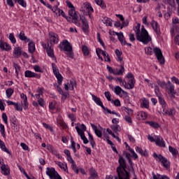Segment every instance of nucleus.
<instances>
[{
  "mask_svg": "<svg viewBox=\"0 0 179 179\" xmlns=\"http://www.w3.org/2000/svg\"><path fill=\"white\" fill-rule=\"evenodd\" d=\"M119 166L116 169L120 179H129V173L127 171V162L122 156H120Z\"/></svg>",
  "mask_w": 179,
  "mask_h": 179,
  "instance_id": "obj_1",
  "label": "nucleus"
},
{
  "mask_svg": "<svg viewBox=\"0 0 179 179\" xmlns=\"http://www.w3.org/2000/svg\"><path fill=\"white\" fill-rule=\"evenodd\" d=\"M145 52L146 55H153V52H154L160 65H164V62H165L164 57L163 56L162 50L159 48L156 47L153 48L150 46H147L145 48Z\"/></svg>",
  "mask_w": 179,
  "mask_h": 179,
  "instance_id": "obj_2",
  "label": "nucleus"
},
{
  "mask_svg": "<svg viewBox=\"0 0 179 179\" xmlns=\"http://www.w3.org/2000/svg\"><path fill=\"white\" fill-rule=\"evenodd\" d=\"M136 38L138 41H141V43H143L144 45L148 44L150 43V41H152V37L149 36V33H148V31L146 29H145L143 25L141 27V33L136 36Z\"/></svg>",
  "mask_w": 179,
  "mask_h": 179,
  "instance_id": "obj_3",
  "label": "nucleus"
},
{
  "mask_svg": "<svg viewBox=\"0 0 179 179\" xmlns=\"http://www.w3.org/2000/svg\"><path fill=\"white\" fill-rule=\"evenodd\" d=\"M152 157L155 160H159L166 170H170V161L167 158L163 157L162 155H158L156 152L153 153Z\"/></svg>",
  "mask_w": 179,
  "mask_h": 179,
  "instance_id": "obj_4",
  "label": "nucleus"
},
{
  "mask_svg": "<svg viewBox=\"0 0 179 179\" xmlns=\"http://www.w3.org/2000/svg\"><path fill=\"white\" fill-rule=\"evenodd\" d=\"M69 15L72 17V23H75L77 26H80V22H79V14L76 13L75 8H71L69 10Z\"/></svg>",
  "mask_w": 179,
  "mask_h": 179,
  "instance_id": "obj_5",
  "label": "nucleus"
},
{
  "mask_svg": "<svg viewBox=\"0 0 179 179\" xmlns=\"http://www.w3.org/2000/svg\"><path fill=\"white\" fill-rule=\"evenodd\" d=\"M52 68L54 73L55 76H56L57 79V83L58 85H62V80H64V77H62V75L59 73V70L58 69V67H57V65L55 64H52Z\"/></svg>",
  "mask_w": 179,
  "mask_h": 179,
  "instance_id": "obj_6",
  "label": "nucleus"
},
{
  "mask_svg": "<svg viewBox=\"0 0 179 179\" xmlns=\"http://www.w3.org/2000/svg\"><path fill=\"white\" fill-rule=\"evenodd\" d=\"M59 48L61 51H66V55L69 58H73V52H72V46L71 45H59Z\"/></svg>",
  "mask_w": 179,
  "mask_h": 179,
  "instance_id": "obj_7",
  "label": "nucleus"
},
{
  "mask_svg": "<svg viewBox=\"0 0 179 179\" xmlns=\"http://www.w3.org/2000/svg\"><path fill=\"white\" fill-rule=\"evenodd\" d=\"M166 89L168 90V94L170 95L173 99L176 98V91L174 90V85L171 82L169 81L166 84Z\"/></svg>",
  "mask_w": 179,
  "mask_h": 179,
  "instance_id": "obj_8",
  "label": "nucleus"
},
{
  "mask_svg": "<svg viewBox=\"0 0 179 179\" xmlns=\"http://www.w3.org/2000/svg\"><path fill=\"white\" fill-rule=\"evenodd\" d=\"M46 174L50 177V179L57 178V176L59 175L58 172L55 171V168H47Z\"/></svg>",
  "mask_w": 179,
  "mask_h": 179,
  "instance_id": "obj_9",
  "label": "nucleus"
},
{
  "mask_svg": "<svg viewBox=\"0 0 179 179\" xmlns=\"http://www.w3.org/2000/svg\"><path fill=\"white\" fill-rule=\"evenodd\" d=\"M49 38H50V43L51 45H55V44H58V34L54 32L49 33Z\"/></svg>",
  "mask_w": 179,
  "mask_h": 179,
  "instance_id": "obj_10",
  "label": "nucleus"
},
{
  "mask_svg": "<svg viewBox=\"0 0 179 179\" xmlns=\"http://www.w3.org/2000/svg\"><path fill=\"white\" fill-rule=\"evenodd\" d=\"M136 81L135 80V78L129 80L128 83L124 82L123 86L125 87V89H134L135 87V83Z\"/></svg>",
  "mask_w": 179,
  "mask_h": 179,
  "instance_id": "obj_11",
  "label": "nucleus"
},
{
  "mask_svg": "<svg viewBox=\"0 0 179 179\" xmlns=\"http://www.w3.org/2000/svg\"><path fill=\"white\" fill-rule=\"evenodd\" d=\"M155 143L157 146L160 148H166V143L162 136H155Z\"/></svg>",
  "mask_w": 179,
  "mask_h": 179,
  "instance_id": "obj_12",
  "label": "nucleus"
},
{
  "mask_svg": "<svg viewBox=\"0 0 179 179\" xmlns=\"http://www.w3.org/2000/svg\"><path fill=\"white\" fill-rule=\"evenodd\" d=\"M25 78H36L37 79H40V74H37L31 71L27 70L24 73Z\"/></svg>",
  "mask_w": 179,
  "mask_h": 179,
  "instance_id": "obj_13",
  "label": "nucleus"
},
{
  "mask_svg": "<svg viewBox=\"0 0 179 179\" xmlns=\"http://www.w3.org/2000/svg\"><path fill=\"white\" fill-rule=\"evenodd\" d=\"M115 34L117 36L118 40L120 41L121 44H123L124 45H125V44H127V45H131V43H127V41H125V38L124 37L122 32H116Z\"/></svg>",
  "mask_w": 179,
  "mask_h": 179,
  "instance_id": "obj_14",
  "label": "nucleus"
},
{
  "mask_svg": "<svg viewBox=\"0 0 179 179\" xmlns=\"http://www.w3.org/2000/svg\"><path fill=\"white\" fill-rule=\"evenodd\" d=\"M151 26L157 34H160V27L159 26V23L155 20H152Z\"/></svg>",
  "mask_w": 179,
  "mask_h": 179,
  "instance_id": "obj_15",
  "label": "nucleus"
},
{
  "mask_svg": "<svg viewBox=\"0 0 179 179\" xmlns=\"http://www.w3.org/2000/svg\"><path fill=\"white\" fill-rule=\"evenodd\" d=\"M92 100H94V103L97 104V106H100L103 110H106V108L103 106V102H101V99L100 98L97 97V96L92 94Z\"/></svg>",
  "mask_w": 179,
  "mask_h": 179,
  "instance_id": "obj_16",
  "label": "nucleus"
},
{
  "mask_svg": "<svg viewBox=\"0 0 179 179\" xmlns=\"http://www.w3.org/2000/svg\"><path fill=\"white\" fill-rule=\"evenodd\" d=\"M1 170L3 176H9V174H10V169H9V166H8V165H2L1 166Z\"/></svg>",
  "mask_w": 179,
  "mask_h": 179,
  "instance_id": "obj_17",
  "label": "nucleus"
},
{
  "mask_svg": "<svg viewBox=\"0 0 179 179\" xmlns=\"http://www.w3.org/2000/svg\"><path fill=\"white\" fill-rule=\"evenodd\" d=\"M53 13H55L57 16H63V17H66V15H65V13L64 10L58 8V6H55L53 9Z\"/></svg>",
  "mask_w": 179,
  "mask_h": 179,
  "instance_id": "obj_18",
  "label": "nucleus"
},
{
  "mask_svg": "<svg viewBox=\"0 0 179 179\" xmlns=\"http://www.w3.org/2000/svg\"><path fill=\"white\" fill-rule=\"evenodd\" d=\"M80 20H82L83 31H85V33L87 32L89 30V22H87V20L85 18L82 19V17H80Z\"/></svg>",
  "mask_w": 179,
  "mask_h": 179,
  "instance_id": "obj_19",
  "label": "nucleus"
},
{
  "mask_svg": "<svg viewBox=\"0 0 179 179\" xmlns=\"http://www.w3.org/2000/svg\"><path fill=\"white\" fill-rule=\"evenodd\" d=\"M22 48H20L19 46L16 47V48H15L14 51H13V56L15 58H20V55H22Z\"/></svg>",
  "mask_w": 179,
  "mask_h": 179,
  "instance_id": "obj_20",
  "label": "nucleus"
},
{
  "mask_svg": "<svg viewBox=\"0 0 179 179\" xmlns=\"http://www.w3.org/2000/svg\"><path fill=\"white\" fill-rule=\"evenodd\" d=\"M125 157L129 160V164L130 165L129 171H131V173H134V164L132 163V160H131V157H129V154L127 152L124 153Z\"/></svg>",
  "mask_w": 179,
  "mask_h": 179,
  "instance_id": "obj_21",
  "label": "nucleus"
},
{
  "mask_svg": "<svg viewBox=\"0 0 179 179\" xmlns=\"http://www.w3.org/2000/svg\"><path fill=\"white\" fill-rule=\"evenodd\" d=\"M19 38L20 40H22V41H24L25 43H29L30 41L29 38H27V36L24 34V31H21L19 34Z\"/></svg>",
  "mask_w": 179,
  "mask_h": 179,
  "instance_id": "obj_22",
  "label": "nucleus"
},
{
  "mask_svg": "<svg viewBox=\"0 0 179 179\" xmlns=\"http://www.w3.org/2000/svg\"><path fill=\"white\" fill-rule=\"evenodd\" d=\"M152 179H170L169 176L166 175L161 176L160 174H155V172L152 173Z\"/></svg>",
  "mask_w": 179,
  "mask_h": 179,
  "instance_id": "obj_23",
  "label": "nucleus"
},
{
  "mask_svg": "<svg viewBox=\"0 0 179 179\" xmlns=\"http://www.w3.org/2000/svg\"><path fill=\"white\" fill-rule=\"evenodd\" d=\"M45 48H46V52L48 57L54 58V50L51 48V46H45Z\"/></svg>",
  "mask_w": 179,
  "mask_h": 179,
  "instance_id": "obj_24",
  "label": "nucleus"
},
{
  "mask_svg": "<svg viewBox=\"0 0 179 179\" xmlns=\"http://www.w3.org/2000/svg\"><path fill=\"white\" fill-rule=\"evenodd\" d=\"M57 164V166H59L60 169H62V170H64V171H66V173H68V164H64L61 162H58Z\"/></svg>",
  "mask_w": 179,
  "mask_h": 179,
  "instance_id": "obj_25",
  "label": "nucleus"
},
{
  "mask_svg": "<svg viewBox=\"0 0 179 179\" xmlns=\"http://www.w3.org/2000/svg\"><path fill=\"white\" fill-rule=\"evenodd\" d=\"M90 176L89 177L88 179H94V178H96L97 177V172L93 168H92L90 170Z\"/></svg>",
  "mask_w": 179,
  "mask_h": 179,
  "instance_id": "obj_26",
  "label": "nucleus"
},
{
  "mask_svg": "<svg viewBox=\"0 0 179 179\" xmlns=\"http://www.w3.org/2000/svg\"><path fill=\"white\" fill-rule=\"evenodd\" d=\"M171 33L172 34V36H176V34H179V27L177 24H173V29H171Z\"/></svg>",
  "mask_w": 179,
  "mask_h": 179,
  "instance_id": "obj_27",
  "label": "nucleus"
},
{
  "mask_svg": "<svg viewBox=\"0 0 179 179\" xmlns=\"http://www.w3.org/2000/svg\"><path fill=\"white\" fill-rule=\"evenodd\" d=\"M0 148L1 150H3V152H6V153H8V155H10V152L8 148H6V145H5V143L2 141L1 139H0Z\"/></svg>",
  "mask_w": 179,
  "mask_h": 179,
  "instance_id": "obj_28",
  "label": "nucleus"
},
{
  "mask_svg": "<svg viewBox=\"0 0 179 179\" xmlns=\"http://www.w3.org/2000/svg\"><path fill=\"white\" fill-rule=\"evenodd\" d=\"M115 54L117 57V61H119V62H121L123 59L122 57H121V55H122V52L120 51V50L118 49H116L115 50Z\"/></svg>",
  "mask_w": 179,
  "mask_h": 179,
  "instance_id": "obj_29",
  "label": "nucleus"
},
{
  "mask_svg": "<svg viewBox=\"0 0 179 179\" xmlns=\"http://www.w3.org/2000/svg\"><path fill=\"white\" fill-rule=\"evenodd\" d=\"M102 22L104 24H106V26H113V23L111 22V19L105 17L103 20Z\"/></svg>",
  "mask_w": 179,
  "mask_h": 179,
  "instance_id": "obj_30",
  "label": "nucleus"
},
{
  "mask_svg": "<svg viewBox=\"0 0 179 179\" xmlns=\"http://www.w3.org/2000/svg\"><path fill=\"white\" fill-rule=\"evenodd\" d=\"M82 51L83 52V55L85 56H87L90 54V50H89V48H87V45L82 46Z\"/></svg>",
  "mask_w": 179,
  "mask_h": 179,
  "instance_id": "obj_31",
  "label": "nucleus"
},
{
  "mask_svg": "<svg viewBox=\"0 0 179 179\" xmlns=\"http://www.w3.org/2000/svg\"><path fill=\"white\" fill-rule=\"evenodd\" d=\"M136 151L137 153H140L141 156H146L148 155V152L146 150L143 151V150L139 147L136 148Z\"/></svg>",
  "mask_w": 179,
  "mask_h": 179,
  "instance_id": "obj_32",
  "label": "nucleus"
},
{
  "mask_svg": "<svg viewBox=\"0 0 179 179\" xmlns=\"http://www.w3.org/2000/svg\"><path fill=\"white\" fill-rule=\"evenodd\" d=\"M169 152L173 155V156H176V155H178V150L174 148H173L171 145L169 146Z\"/></svg>",
  "mask_w": 179,
  "mask_h": 179,
  "instance_id": "obj_33",
  "label": "nucleus"
},
{
  "mask_svg": "<svg viewBox=\"0 0 179 179\" xmlns=\"http://www.w3.org/2000/svg\"><path fill=\"white\" fill-rule=\"evenodd\" d=\"M14 92L15 91L12 88L7 89L6 91V94L7 98L10 99V97H12V94H13Z\"/></svg>",
  "mask_w": 179,
  "mask_h": 179,
  "instance_id": "obj_34",
  "label": "nucleus"
},
{
  "mask_svg": "<svg viewBox=\"0 0 179 179\" xmlns=\"http://www.w3.org/2000/svg\"><path fill=\"white\" fill-rule=\"evenodd\" d=\"M147 124H149L150 127L155 128V129H157L158 128H160V125H159L158 123L155 122H147Z\"/></svg>",
  "mask_w": 179,
  "mask_h": 179,
  "instance_id": "obj_35",
  "label": "nucleus"
},
{
  "mask_svg": "<svg viewBox=\"0 0 179 179\" xmlns=\"http://www.w3.org/2000/svg\"><path fill=\"white\" fill-rule=\"evenodd\" d=\"M122 110L125 111V113H127V114H128V115H132L134 114V110H132L129 108L123 107Z\"/></svg>",
  "mask_w": 179,
  "mask_h": 179,
  "instance_id": "obj_36",
  "label": "nucleus"
},
{
  "mask_svg": "<svg viewBox=\"0 0 179 179\" xmlns=\"http://www.w3.org/2000/svg\"><path fill=\"white\" fill-rule=\"evenodd\" d=\"M163 111L164 113H163L164 115L171 116V115H173V113L174 111V109L166 110V108H164Z\"/></svg>",
  "mask_w": 179,
  "mask_h": 179,
  "instance_id": "obj_37",
  "label": "nucleus"
},
{
  "mask_svg": "<svg viewBox=\"0 0 179 179\" xmlns=\"http://www.w3.org/2000/svg\"><path fill=\"white\" fill-rule=\"evenodd\" d=\"M125 72V68H124V64L120 65V69L116 72L115 75H122Z\"/></svg>",
  "mask_w": 179,
  "mask_h": 179,
  "instance_id": "obj_38",
  "label": "nucleus"
},
{
  "mask_svg": "<svg viewBox=\"0 0 179 179\" xmlns=\"http://www.w3.org/2000/svg\"><path fill=\"white\" fill-rule=\"evenodd\" d=\"M1 51H10L12 47L10 45H0Z\"/></svg>",
  "mask_w": 179,
  "mask_h": 179,
  "instance_id": "obj_39",
  "label": "nucleus"
},
{
  "mask_svg": "<svg viewBox=\"0 0 179 179\" xmlns=\"http://www.w3.org/2000/svg\"><path fill=\"white\" fill-rule=\"evenodd\" d=\"M134 30L136 33V36H137L141 33V24H137V25L134 27Z\"/></svg>",
  "mask_w": 179,
  "mask_h": 179,
  "instance_id": "obj_40",
  "label": "nucleus"
},
{
  "mask_svg": "<svg viewBox=\"0 0 179 179\" xmlns=\"http://www.w3.org/2000/svg\"><path fill=\"white\" fill-rule=\"evenodd\" d=\"M85 10H88V12H93V8L92 7V4L90 3H85Z\"/></svg>",
  "mask_w": 179,
  "mask_h": 179,
  "instance_id": "obj_41",
  "label": "nucleus"
},
{
  "mask_svg": "<svg viewBox=\"0 0 179 179\" xmlns=\"http://www.w3.org/2000/svg\"><path fill=\"white\" fill-rule=\"evenodd\" d=\"M95 3L101 6V8H102L103 9L106 8V4L104 3V1L103 0H95Z\"/></svg>",
  "mask_w": 179,
  "mask_h": 179,
  "instance_id": "obj_42",
  "label": "nucleus"
},
{
  "mask_svg": "<svg viewBox=\"0 0 179 179\" xmlns=\"http://www.w3.org/2000/svg\"><path fill=\"white\" fill-rule=\"evenodd\" d=\"M142 106L145 108H149V101L146 98L143 99Z\"/></svg>",
  "mask_w": 179,
  "mask_h": 179,
  "instance_id": "obj_43",
  "label": "nucleus"
},
{
  "mask_svg": "<svg viewBox=\"0 0 179 179\" xmlns=\"http://www.w3.org/2000/svg\"><path fill=\"white\" fill-rule=\"evenodd\" d=\"M15 2H17V3H19V5H20V6H22V8H26V6H27V3H26V1H24V0H14Z\"/></svg>",
  "mask_w": 179,
  "mask_h": 179,
  "instance_id": "obj_44",
  "label": "nucleus"
},
{
  "mask_svg": "<svg viewBox=\"0 0 179 179\" xmlns=\"http://www.w3.org/2000/svg\"><path fill=\"white\" fill-rule=\"evenodd\" d=\"M159 103L162 106V108H166V101L164 99L162 98L161 96H158Z\"/></svg>",
  "mask_w": 179,
  "mask_h": 179,
  "instance_id": "obj_45",
  "label": "nucleus"
},
{
  "mask_svg": "<svg viewBox=\"0 0 179 179\" xmlns=\"http://www.w3.org/2000/svg\"><path fill=\"white\" fill-rule=\"evenodd\" d=\"M13 68H15V73L17 76V75H19V72H20V66L16 63H13Z\"/></svg>",
  "mask_w": 179,
  "mask_h": 179,
  "instance_id": "obj_46",
  "label": "nucleus"
},
{
  "mask_svg": "<svg viewBox=\"0 0 179 179\" xmlns=\"http://www.w3.org/2000/svg\"><path fill=\"white\" fill-rule=\"evenodd\" d=\"M138 115H140L141 120H146L148 118V113L143 111L138 113Z\"/></svg>",
  "mask_w": 179,
  "mask_h": 179,
  "instance_id": "obj_47",
  "label": "nucleus"
},
{
  "mask_svg": "<svg viewBox=\"0 0 179 179\" xmlns=\"http://www.w3.org/2000/svg\"><path fill=\"white\" fill-rule=\"evenodd\" d=\"M8 38L11 41L12 44H15L16 38H15V35H13V34H10L8 36Z\"/></svg>",
  "mask_w": 179,
  "mask_h": 179,
  "instance_id": "obj_48",
  "label": "nucleus"
},
{
  "mask_svg": "<svg viewBox=\"0 0 179 179\" xmlns=\"http://www.w3.org/2000/svg\"><path fill=\"white\" fill-rule=\"evenodd\" d=\"M75 86H76V81L74 80H71L69 84V89L71 90H73V87H75Z\"/></svg>",
  "mask_w": 179,
  "mask_h": 179,
  "instance_id": "obj_49",
  "label": "nucleus"
},
{
  "mask_svg": "<svg viewBox=\"0 0 179 179\" xmlns=\"http://www.w3.org/2000/svg\"><path fill=\"white\" fill-rule=\"evenodd\" d=\"M124 120H125L126 122H128V124H129V125H131L132 118L131 117V116L129 115H125L124 116Z\"/></svg>",
  "mask_w": 179,
  "mask_h": 179,
  "instance_id": "obj_50",
  "label": "nucleus"
},
{
  "mask_svg": "<svg viewBox=\"0 0 179 179\" xmlns=\"http://www.w3.org/2000/svg\"><path fill=\"white\" fill-rule=\"evenodd\" d=\"M14 106H15L16 111H23V107L22 106V105H20L17 103H15Z\"/></svg>",
  "mask_w": 179,
  "mask_h": 179,
  "instance_id": "obj_51",
  "label": "nucleus"
},
{
  "mask_svg": "<svg viewBox=\"0 0 179 179\" xmlns=\"http://www.w3.org/2000/svg\"><path fill=\"white\" fill-rule=\"evenodd\" d=\"M122 91V88H121V87L120 86H116L115 88V94H117V96L121 94V92Z\"/></svg>",
  "mask_w": 179,
  "mask_h": 179,
  "instance_id": "obj_52",
  "label": "nucleus"
},
{
  "mask_svg": "<svg viewBox=\"0 0 179 179\" xmlns=\"http://www.w3.org/2000/svg\"><path fill=\"white\" fill-rule=\"evenodd\" d=\"M0 132L3 138H5V126L3 124H0Z\"/></svg>",
  "mask_w": 179,
  "mask_h": 179,
  "instance_id": "obj_53",
  "label": "nucleus"
},
{
  "mask_svg": "<svg viewBox=\"0 0 179 179\" xmlns=\"http://www.w3.org/2000/svg\"><path fill=\"white\" fill-rule=\"evenodd\" d=\"M71 169L73 170L76 174H79V169L75 163L71 164Z\"/></svg>",
  "mask_w": 179,
  "mask_h": 179,
  "instance_id": "obj_54",
  "label": "nucleus"
},
{
  "mask_svg": "<svg viewBox=\"0 0 179 179\" xmlns=\"http://www.w3.org/2000/svg\"><path fill=\"white\" fill-rule=\"evenodd\" d=\"M111 103H114V106H115L116 107H120V106H121V102L120 101V99H116V100H111L110 101Z\"/></svg>",
  "mask_w": 179,
  "mask_h": 179,
  "instance_id": "obj_55",
  "label": "nucleus"
},
{
  "mask_svg": "<svg viewBox=\"0 0 179 179\" xmlns=\"http://www.w3.org/2000/svg\"><path fill=\"white\" fill-rule=\"evenodd\" d=\"M34 69L35 72H40L41 73H43V69H41L38 65L34 66Z\"/></svg>",
  "mask_w": 179,
  "mask_h": 179,
  "instance_id": "obj_56",
  "label": "nucleus"
},
{
  "mask_svg": "<svg viewBox=\"0 0 179 179\" xmlns=\"http://www.w3.org/2000/svg\"><path fill=\"white\" fill-rule=\"evenodd\" d=\"M110 128L114 131V132L117 133L119 131L120 125H111Z\"/></svg>",
  "mask_w": 179,
  "mask_h": 179,
  "instance_id": "obj_57",
  "label": "nucleus"
},
{
  "mask_svg": "<svg viewBox=\"0 0 179 179\" xmlns=\"http://www.w3.org/2000/svg\"><path fill=\"white\" fill-rule=\"evenodd\" d=\"M129 150L131 152L132 157L134 159H138V155L135 153V151H134L131 147H129Z\"/></svg>",
  "mask_w": 179,
  "mask_h": 179,
  "instance_id": "obj_58",
  "label": "nucleus"
},
{
  "mask_svg": "<svg viewBox=\"0 0 179 179\" xmlns=\"http://www.w3.org/2000/svg\"><path fill=\"white\" fill-rule=\"evenodd\" d=\"M94 132H95L96 136H98V138H101V136H103V134L101 133V131L99 129H95Z\"/></svg>",
  "mask_w": 179,
  "mask_h": 179,
  "instance_id": "obj_59",
  "label": "nucleus"
},
{
  "mask_svg": "<svg viewBox=\"0 0 179 179\" xmlns=\"http://www.w3.org/2000/svg\"><path fill=\"white\" fill-rule=\"evenodd\" d=\"M106 68H107V69H108L109 73H113V75H115L116 71H114V69H113L111 66L107 65V66H106Z\"/></svg>",
  "mask_w": 179,
  "mask_h": 179,
  "instance_id": "obj_60",
  "label": "nucleus"
},
{
  "mask_svg": "<svg viewBox=\"0 0 179 179\" xmlns=\"http://www.w3.org/2000/svg\"><path fill=\"white\" fill-rule=\"evenodd\" d=\"M105 96L106 97L108 101H111L113 100L111 99V94H110V92H106Z\"/></svg>",
  "mask_w": 179,
  "mask_h": 179,
  "instance_id": "obj_61",
  "label": "nucleus"
},
{
  "mask_svg": "<svg viewBox=\"0 0 179 179\" xmlns=\"http://www.w3.org/2000/svg\"><path fill=\"white\" fill-rule=\"evenodd\" d=\"M38 103L41 106V107H44L45 106V103L44 102V99H43V98H40L38 100Z\"/></svg>",
  "mask_w": 179,
  "mask_h": 179,
  "instance_id": "obj_62",
  "label": "nucleus"
},
{
  "mask_svg": "<svg viewBox=\"0 0 179 179\" xmlns=\"http://www.w3.org/2000/svg\"><path fill=\"white\" fill-rule=\"evenodd\" d=\"M2 120L3 122L6 124H8V116L6 115V113H2Z\"/></svg>",
  "mask_w": 179,
  "mask_h": 179,
  "instance_id": "obj_63",
  "label": "nucleus"
},
{
  "mask_svg": "<svg viewBox=\"0 0 179 179\" xmlns=\"http://www.w3.org/2000/svg\"><path fill=\"white\" fill-rule=\"evenodd\" d=\"M175 44L179 45V35L177 34L174 38Z\"/></svg>",
  "mask_w": 179,
  "mask_h": 179,
  "instance_id": "obj_64",
  "label": "nucleus"
}]
</instances>
